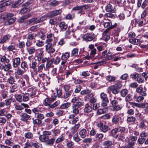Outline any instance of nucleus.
Returning a JSON list of instances; mask_svg holds the SVG:
<instances>
[{
	"instance_id": "20",
	"label": "nucleus",
	"mask_w": 148,
	"mask_h": 148,
	"mask_svg": "<svg viewBox=\"0 0 148 148\" xmlns=\"http://www.w3.org/2000/svg\"><path fill=\"white\" fill-rule=\"evenodd\" d=\"M26 50L29 55L34 54L36 51V47L34 46L27 48Z\"/></svg>"
},
{
	"instance_id": "39",
	"label": "nucleus",
	"mask_w": 148,
	"mask_h": 148,
	"mask_svg": "<svg viewBox=\"0 0 148 148\" xmlns=\"http://www.w3.org/2000/svg\"><path fill=\"white\" fill-rule=\"evenodd\" d=\"M145 138L139 137L137 141L138 145L139 146L142 145L144 143H145Z\"/></svg>"
},
{
	"instance_id": "57",
	"label": "nucleus",
	"mask_w": 148,
	"mask_h": 148,
	"mask_svg": "<svg viewBox=\"0 0 148 148\" xmlns=\"http://www.w3.org/2000/svg\"><path fill=\"white\" fill-rule=\"evenodd\" d=\"M15 82L14 78L12 76H10L7 80V82L11 84H13Z\"/></svg>"
},
{
	"instance_id": "6",
	"label": "nucleus",
	"mask_w": 148,
	"mask_h": 148,
	"mask_svg": "<svg viewBox=\"0 0 148 148\" xmlns=\"http://www.w3.org/2000/svg\"><path fill=\"white\" fill-rule=\"evenodd\" d=\"M97 126L99 127L101 131L105 133L110 130V127L106 125H104L102 123H98Z\"/></svg>"
},
{
	"instance_id": "62",
	"label": "nucleus",
	"mask_w": 148,
	"mask_h": 148,
	"mask_svg": "<svg viewBox=\"0 0 148 148\" xmlns=\"http://www.w3.org/2000/svg\"><path fill=\"white\" fill-rule=\"evenodd\" d=\"M128 92V90L126 89L122 90L121 92V94L123 97H125Z\"/></svg>"
},
{
	"instance_id": "58",
	"label": "nucleus",
	"mask_w": 148,
	"mask_h": 148,
	"mask_svg": "<svg viewBox=\"0 0 148 148\" xmlns=\"http://www.w3.org/2000/svg\"><path fill=\"white\" fill-rule=\"evenodd\" d=\"M106 79L108 81L110 82H114L115 79V77L110 75H108L106 77Z\"/></svg>"
},
{
	"instance_id": "33",
	"label": "nucleus",
	"mask_w": 148,
	"mask_h": 148,
	"mask_svg": "<svg viewBox=\"0 0 148 148\" xmlns=\"http://www.w3.org/2000/svg\"><path fill=\"white\" fill-rule=\"evenodd\" d=\"M146 121H143L140 122L139 124V128L143 130L146 129L147 127V126L146 125L145 123Z\"/></svg>"
},
{
	"instance_id": "22",
	"label": "nucleus",
	"mask_w": 148,
	"mask_h": 148,
	"mask_svg": "<svg viewBox=\"0 0 148 148\" xmlns=\"http://www.w3.org/2000/svg\"><path fill=\"white\" fill-rule=\"evenodd\" d=\"M79 134L80 137L82 138H85L88 136L86 130L84 128L82 129L79 131Z\"/></svg>"
},
{
	"instance_id": "7",
	"label": "nucleus",
	"mask_w": 148,
	"mask_h": 148,
	"mask_svg": "<svg viewBox=\"0 0 148 148\" xmlns=\"http://www.w3.org/2000/svg\"><path fill=\"white\" fill-rule=\"evenodd\" d=\"M30 4L29 2H27L23 4L22 5L23 8L20 10V13L21 14H24L29 12L30 11V8L28 7V5Z\"/></svg>"
},
{
	"instance_id": "4",
	"label": "nucleus",
	"mask_w": 148,
	"mask_h": 148,
	"mask_svg": "<svg viewBox=\"0 0 148 148\" xmlns=\"http://www.w3.org/2000/svg\"><path fill=\"white\" fill-rule=\"evenodd\" d=\"M85 128L88 132H90V136H94L97 133V130L93 128L91 125L89 123L86 124L85 125Z\"/></svg>"
},
{
	"instance_id": "59",
	"label": "nucleus",
	"mask_w": 148,
	"mask_h": 148,
	"mask_svg": "<svg viewBox=\"0 0 148 148\" xmlns=\"http://www.w3.org/2000/svg\"><path fill=\"white\" fill-rule=\"evenodd\" d=\"M37 63L36 60H35L34 61H32V62L31 65H30V68H31L34 70H35V69L36 68V67L37 66Z\"/></svg>"
},
{
	"instance_id": "5",
	"label": "nucleus",
	"mask_w": 148,
	"mask_h": 148,
	"mask_svg": "<svg viewBox=\"0 0 148 148\" xmlns=\"http://www.w3.org/2000/svg\"><path fill=\"white\" fill-rule=\"evenodd\" d=\"M96 37V35L93 33H89L85 34L83 36L84 40L87 42L91 41L94 39Z\"/></svg>"
},
{
	"instance_id": "18",
	"label": "nucleus",
	"mask_w": 148,
	"mask_h": 148,
	"mask_svg": "<svg viewBox=\"0 0 148 148\" xmlns=\"http://www.w3.org/2000/svg\"><path fill=\"white\" fill-rule=\"evenodd\" d=\"M2 65L0 66V69H3L5 71H8L10 69L12 68V65L9 63L7 64Z\"/></svg>"
},
{
	"instance_id": "42",
	"label": "nucleus",
	"mask_w": 148,
	"mask_h": 148,
	"mask_svg": "<svg viewBox=\"0 0 148 148\" xmlns=\"http://www.w3.org/2000/svg\"><path fill=\"white\" fill-rule=\"evenodd\" d=\"M32 145L35 148H42V144L38 143H34L31 142Z\"/></svg>"
},
{
	"instance_id": "40",
	"label": "nucleus",
	"mask_w": 148,
	"mask_h": 148,
	"mask_svg": "<svg viewBox=\"0 0 148 148\" xmlns=\"http://www.w3.org/2000/svg\"><path fill=\"white\" fill-rule=\"evenodd\" d=\"M72 90H70L69 91H65L64 95L62 96V97L64 99L67 98L71 96L72 94Z\"/></svg>"
},
{
	"instance_id": "9",
	"label": "nucleus",
	"mask_w": 148,
	"mask_h": 148,
	"mask_svg": "<svg viewBox=\"0 0 148 148\" xmlns=\"http://www.w3.org/2000/svg\"><path fill=\"white\" fill-rule=\"evenodd\" d=\"M146 90V88L145 87L143 89L142 87L140 86L136 88V92L138 93H140L143 96H146L147 95Z\"/></svg>"
},
{
	"instance_id": "8",
	"label": "nucleus",
	"mask_w": 148,
	"mask_h": 148,
	"mask_svg": "<svg viewBox=\"0 0 148 148\" xmlns=\"http://www.w3.org/2000/svg\"><path fill=\"white\" fill-rule=\"evenodd\" d=\"M12 65L14 68L18 67L21 62V59L19 57H16L12 59Z\"/></svg>"
},
{
	"instance_id": "26",
	"label": "nucleus",
	"mask_w": 148,
	"mask_h": 148,
	"mask_svg": "<svg viewBox=\"0 0 148 148\" xmlns=\"http://www.w3.org/2000/svg\"><path fill=\"white\" fill-rule=\"evenodd\" d=\"M62 12V11L61 9L56 10L52 11L50 13V17H53L55 16L61 14Z\"/></svg>"
},
{
	"instance_id": "43",
	"label": "nucleus",
	"mask_w": 148,
	"mask_h": 148,
	"mask_svg": "<svg viewBox=\"0 0 148 148\" xmlns=\"http://www.w3.org/2000/svg\"><path fill=\"white\" fill-rule=\"evenodd\" d=\"M78 49L75 48L72 50L71 55L72 56H76L78 55Z\"/></svg>"
},
{
	"instance_id": "38",
	"label": "nucleus",
	"mask_w": 148,
	"mask_h": 148,
	"mask_svg": "<svg viewBox=\"0 0 148 148\" xmlns=\"http://www.w3.org/2000/svg\"><path fill=\"white\" fill-rule=\"evenodd\" d=\"M71 103L70 102L64 103L61 105L60 108L61 109H67L69 107L71 106Z\"/></svg>"
},
{
	"instance_id": "15",
	"label": "nucleus",
	"mask_w": 148,
	"mask_h": 148,
	"mask_svg": "<svg viewBox=\"0 0 148 148\" xmlns=\"http://www.w3.org/2000/svg\"><path fill=\"white\" fill-rule=\"evenodd\" d=\"M107 90L109 93H110L111 92H112L113 94H118L119 92L118 89H117L114 85L108 87L107 89Z\"/></svg>"
},
{
	"instance_id": "63",
	"label": "nucleus",
	"mask_w": 148,
	"mask_h": 148,
	"mask_svg": "<svg viewBox=\"0 0 148 148\" xmlns=\"http://www.w3.org/2000/svg\"><path fill=\"white\" fill-rule=\"evenodd\" d=\"M38 28V25L33 26L29 28V30L30 31L34 32H36L37 31V29Z\"/></svg>"
},
{
	"instance_id": "23",
	"label": "nucleus",
	"mask_w": 148,
	"mask_h": 148,
	"mask_svg": "<svg viewBox=\"0 0 148 148\" xmlns=\"http://www.w3.org/2000/svg\"><path fill=\"white\" fill-rule=\"evenodd\" d=\"M81 106L73 105L72 106L73 113L75 115H77L79 113L80 110V107Z\"/></svg>"
},
{
	"instance_id": "37",
	"label": "nucleus",
	"mask_w": 148,
	"mask_h": 148,
	"mask_svg": "<svg viewBox=\"0 0 148 148\" xmlns=\"http://www.w3.org/2000/svg\"><path fill=\"white\" fill-rule=\"evenodd\" d=\"M24 136L25 138L30 139H32L33 138V134L32 133L27 132L24 134Z\"/></svg>"
},
{
	"instance_id": "21",
	"label": "nucleus",
	"mask_w": 148,
	"mask_h": 148,
	"mask_svg": "<svg viewBox=\"0 0 148 148\" xmlns=\"http://www.w3.org/2000/svg\"><path fill=\"white\" fill-rule=\"evenodd\" d=\"M54 100V99H53L48 98H46L44 100V105L50 108L51 105V103Z\"/></svg>"
},
{
	"instance_id": "46",
	"label": "nucleus",
	"mask_w": 148,
	"mask_h": 148,
	"mask_svg": "<svg viewBox=\"0 0 148 148\" xmlns=\"http://www.w3.org/2000/svg\"><path fill=\"white\" fill-rule=\"evenodd\" d=\"M32 112L34 113L35 116L36 117L39 113H41V111L37 108H35L32 110Z\"/></svg>"
},
{
	"instance_id": "41",
	"label": "nucleus",
	"mask_w": 148,
	"mask_h": 148,
	"mask_svg": "<svg viewBox=\"0 0 148 148\" xmlns=\"http://www.w3.org/2000/svg\"><path fill=\"white\" fill-rule=\"evenodd\" d=\"M36 36V34L34 33L29 34L26 38L27 40H32L34 39Z\"/></svg>"
},
{
	"instance_id": "52",
	"label": "nucleus",
	"mask_w": 148,
	"mask_h": 148,
	"mask_svg": "<svg viewBox=\"0 0 148 148\" xmlns=\"http://www.w3.org/2000/svg\"><path fill=\"white\" fill-rule=\"evenodd\" d=\"M73 135V139L75 141L78 142L81 140V139L79 137L78 133H76Z\"/></svg>"
},
{
	"instance_id": "28",
	"label": "nucleus",
	"mask_w": 148,
	"mask_h": 148,
	"mask_svg": "<svg viewBox=\"0 0 148 148\" xmlns=\"http://www.w3.org/2000/svg\"><path fill=\"white\" fill-rule=\"evenodd\" d=\"M118 132H119L118 129L117 127H116L112 130L111 131V133L112 136L117 138L119 136V135L117 134Z\"/></svg>"
},
{
	"instance_id": "47",
	"label": "nucleus",
	"mask_w": 148,
	"mask_h": 148,
	"mask_svg": "<svg viewBox=\"0 0 148 148\" xmlns=\"http://www.w3.org/2000/svg\"><path fill=\"white\" fill-rule=\"evenodd\" d=\"M32 112L34 113L35 116L36 117L39 113H41V111L37 108H35L32 110Z\"/></svg>"
},
{
	"instance_id": "24",
	"label": "nucleus",
	"mask_w": 148,
	"mask_h": 148,
	"mask_svg": "<svg viewBox=\"0 0 148 148\" xmlns=\"http://www.w3.org/2000/svg\"><path fill=\"white\" fill-rule=\"evenodd\" d=\"M96 53V49H93L91 50L90 53V56H88L86 57L87 59L89 60L91 59L92 60H93L94 59V57Z\"/></svg>"
},
{
	"instance_id": "29",
	"label": "nucleus",
	"mask_w": 148,
	"mask_h": 148,
	"mask_svg": "<svg viewBox=\"0 0 148 148\" xmlns=\"http://www.w3.org/2000/svg\"><path fill=\"white\" fill-rule=\"evenodd\" d=\"M21 120L25 121L30 118V116L25 113L23 112L20 115Z\"/></svg>"
},
{
	"instance_id": "16",
	"label": "nucleus",
	"mask_w": 148,
	"mask_h": 148,
	"mask_svg": "<svg viewBox=\"0 0 148 148\" xmlns=\"http://www.w3.org/2000/svg\"><path fill=\"white\" fill-rule=\"evenodd\" d=\"M80 126V124L78 123L75 125L74 126L72 127L70 129V134L72 135L76 133H78L77 131Z\"/></svg>"
},
{
	"instance_id": "61",
	"label": "nucleus",
	"mask_w": 148,
	"mask_h": 148,
	"mask_svg": "<svg viewBox=\"0 0 148 148\" xmlns=\"http://www.w3.org/2000/svg\"><path fill=\"white\" fill-rule=\"evenodd\" d=\"M136 81L139 84H142L144 82V79L141 75L139 76L137 79Z\"/></svg>"
},
{
	"instance_id": "60",
	"label": "nucleus",
	"mask_w": 148,
	"mask_h": 148,
	"mask_svg": "<svg viewBox=\"0 0 148 148\" xmlns=\"http://www.w3.org/2000/svg\"><path fill=\"white\" fill-rule=\"evenodd\" d=\"M82 142L84 143H90L92 142V140L90 138H86L83 140Z\"/></svg>"
},
{
	"instance_id": "12",
	"label": "nucleus",
	"mask_w": 148,
	"mask_h": 148,
	"mask_svg": "<svg viewBox=\"0 0 148 148\" xmlns=\"http://www.w3.org/2000/svg\"><path fill=\"white\" fill-rule=\"evenodd\" d=\"M59 27L61 31L64 32L68 29V26L64 22L62 21L59 23Z\"/></svg>"
},
{
	"instance_id": "11",
	"label": "nucleus",
	"mask_w": 148,
	"mask_h": 148,
	"mask_svg": "<svg viewBox=\"0 0 148 148\" xmlns=\"http://www.w3.org/2000/svg\"><path fill=\"white\" fill-rule=\"evenodd\" d=\"M69 118L70 119L69 123L72 124L76 123L79 120V118L77 116L75 117L74 114H73L70 115L69 116Z\"/></svg>"
},
{
	"instance_id": "31",
	"label": "nucleus",
	"mask_w": 148,
	"mask_h": 148,
	"mask_svg": "<svg viewBox=\"0 0 148 148\" xmlns=\"http://www.w3.org/2000/svg\"><path fill=\"white\" fill-rule=\"evenodd\" d=\"M0 61L1 62L4 64L6 63L8 64L10 62V60L8 58H7L5 56H2L0 58Z\"/></svg>"
},
{
	"instance_id": "30",
	"label": "nucleus",
	"mask_w": 148,
	"mask_h": 148,
	"mask_svg": "<svg viewBox=\"0 0 148 148\" xmlns=\"http://www.w3.org/2000/svg\"><path fill=\"white\" fill-rule=\"evenodd\" d=\"M39 139L41 142H45L48 141L49 140V137L45 135H42L40 136L39 137Z\"/></svg>"
},
{
	"instance_id": "32",
	"label": "nucleus",
	"mask_w": 148,
	"mask_h": 148,
	"mask_svg": "<svg viewBox=\"0 0 148 148\" xmlns=\"http://www.w3.org/2000/svg\"><path fill=\"white\" fill-rule=\"evenodd\" d=\"M18 87V85L17 84H14L13 85L10 86V93H13L16 91L17 90Z\"/></svg>"
},
{
	"instance_id": "3",
	"label": "nucleus",
	"mask_w": 148,
	"mask_h": 148,
	"mask_svg": "<svg viewBox=\"0 0 148 148\" xmlns=\"http://www.w3.org/2000/svg\"><path fill=\"white\" fill-rule=\"evenodd\" d=\"M117 25L116 23H115L114 25H112V22L110 21L109 22H105L103 25L105 28H106L105 31H110L111 30L116 27Z\"/></svg>"
},
{
	"instance_id": "56",
	"label": "nucleus",
	"mask_w": 148,
	"mask_h": 148,
	"mask_svg": "<svg viewBox=\"0 0 148 148\" xmlns=\"http://www.w3.org/2000/svg\"><path fill=\"white\" fill-rule=\"evenodd\" d=\"M69 56V54L68 53L66 52L62 55L61 57L62 59L64 61L66 60Z\"/></svg>"
},
{
	"instance_id": "1",
	"label": "nucleus",
	"mask_w": 148,
	"mask_h": 148,
	"mask_svg": "<svg viewBox=\"0 0 148 148\" xmlns=\"http://www.w3.org/2000/svg\"><path fill=\"white\" fill-rule=\"evenodd\" d=\"M13 16V14L8 13L4 18V23L5 25H11L15 21L16 18Z\"/></svg>"
},
{
	"instance_id": "51",
	"label": "nucleus",
	"mask_w": 148,
	"mask_h": 148,
	"mask_svg": "<svg viewBox=\"0 0 148 148\" xmlns=\"http://www.w3.org/2000/svg\"><path fill=\"white\" fill-rule=\"evenodd\" d=\"M114 85V86L115 87L118 89L121 88L122 86V85L121 81L119 80L116 81V83Z\"/></svg>"
},
{
	"instance_id": "49",
	"label": "nucleus",
	"mask_w": 148,
	"mask_h": 148,
	"mask_svg": "<svg viewBox=\"0 0 148 148\" xmlns=\"http://www.w3.org/2000/svg\"><path fill=\"white\" fill-rule=\"evenodd\" d=\"M148 135V132L146 130L142 131L140 134V137L143 138L147 137Z\"/></svg>"
},
{
	"instance_id": "55",
	"label": "nucleus",
	"mask_w": 148,
	"mask_h": 148,
	"mask_svg": "<svg viewBox=\"0 0 148 148\" xmlns=\"http://www.w3.org/2000/svg\"><path fill=\"white\" fill-rule=\"evenodd\" d=\"M64 137L63 134H62L58 138L56 141V143H59L64 140Z\"/></svg>"
},
{
	"instance_id": "36",
	"label": "nucleus",
	"mask_w": 148,
	"mask_h": 148,
	"mask_svg": "<svg viewBox=\"0 0 148 148\" xmlns=\"http://www.w3.org/2000/svg\"><path fill=\"white\" fill-rule=\"evenodd\" d=\"M84 112L85 113L90 112L92 110V108L89 106L88 104H86L85 105V107L84 110Z\"/></svg>"
},
{
	"instance_id": "54",
	"label": "nucleus",
	"mask_w": 148,
	"mask_h": 148,
	"mask_svg": "<svg viewBox=\"0 0 148 148\" xmlns=\"http://www.w3.org/2000/svg\"><path fill=\"white\" fill-rule=\"evenodd\" d=\"M113 107V110L115 111H117L120 110L122 108V106L121 105H116L114 106Z\"/></svg>"
},
{
	"instance_id": "34",
	"label": "nucleus",
	"mask_w": 148,
	"mask_h": 148,
	"mask_svg": "<svg viewBox=\"0 0 148 148\" xmlns=\"http://www.w3.org/2000/svg\"><path fill=\"white\" fill-rule=\"evenodd\" d=\"M129 41L131 43L135 45H138L140 43V39H130L129 40Z\"/></svg>"
},
{
	"instance_id": "35",
	"label": "nucleus",
	"mask_w": 148,
	"mask_h": 148,
	"mask_svg": "<svg viewBox=\"0 0 148 148\" xmlns=\"http://www.w3.org/2000/svg\"><path fill=\"white\" fill-rule=\"evenodd\" d=\"M53 61H54V58H52L50 60H47V64L46 65V67L49 68V67H53Z\"/></svg>"
},
{
	"instance_id": "10",
	"label": "nucleus",
	"mask_w": 148,
	"mask_h": 148,
	"mask_svg": "<svg viewBox=\"0 0 148 148\" xmlns=\"http://www.w3.org/2000/svg\"><path fill=\"white\" fill-rule=\"evenodd\" d=\"M106 10L107 12L111 13H115L116 11V9L114 8V7L113 6L110 4H108L106 7Z\"/></svg>"
},
{
	"instance_id": "53",
	"label": "nucleus",
	"mask_w": 148,
	"mask_h": 148,
	"mask_svg": "<svg viewBox=\"0 0 148 148\" xmlns=\"http://www.w3.org/2000/svg\"><path fill=\"white\" fill-rule=\"evenodd\" d=\"M21 67L24 70H25L28 69V66L25 61H23L21 63Z\"/></svg>"
},
{
	"instance_id": "45",
	"label": "nucleus",
	"mask_w": 148,
	"mask_h": 148,
	"mask_svg": "<svg viewBox=\"0 0 148 148\" xmlns=\"http://www.w3.org/2000/svg\"><path fill=\"white\" fill-rule=\"evenodd\" d=\"M29 94L28 93H26L23 94V101L24 102H26L29 100Z\"/></svg>"
},
{
	"instance_id": "64",
	"label": "nucleus",
	"mask_w": 148,
	"mask_h": 148,
	"mask_svg": "<svg viewBox=\"0 0 148 148\" xmlns=\"http://www.w3.org/2000/svg\"><path fill=\"white\" fill-rule=\"evenodd\" d=\"M100 97L102 101L108 99L107 95L104 93L101 94Z\"/></svg>"
},
{
	"instance_id": "50",
	"label": "nucleus",
	"mask_w": 148,
	"mask_h": 148,
	"mask_svg": "<svg viewBox=\"0 0 148 148\" xmlns=\"http://www.w3.org/2000/svg\"><path fill=\"white\" fill-rule=\"evenodd\" d=\"M25 71L21 69L19 67L18 68L15 73L17 75H22L25 73Z\"/></svg>"
},
{
	"instance_id": "27",
	"label": "nucleus",
	"mask_w": 148,
	"mask_h": 148,
	"mask_svg": "<svg viewBox=\"0 0 148 148\" xmlns=\"http://www.w3.org/2000/svg\"><path fill=\"white\" fill-rule=\"evenodd\" d=\"M110 31L104 30L102 34L103 39L105 41L108 40L110 38V36L109 35Z\"/></svg>"
},
{
	"instance_id": "17",
	"label": "nucleus",
	"mask_w": 148,
	"mask_h": 148,
	"mask_svg": "<svg viewBox=\"0 0 148 148\" xmlns=\"http://www.w3.org/2000/svg\"><path fill=\"white\" fill-rule=\"evenodd\" d=\"M130 105L133 108H134L135 106L139 107L140 105H141L142 108H144L145 107H147L148 106V103H142L141 104H139L134 102H129Z\"/></svg>"
},
{
	"instance_id": "13",
	"label": "nucleus",
	"mask_w": 148,
	"mask_h": 148,
	"mask_svg": "<svg viewBox=\"0 0 148 148\" xmlns=\"http://www.w3.org/2000/svg\"><path fill=\"white\" fill-rule=\"evenodd\" d=\"M11 0H8L3 4H0V12H1L4 11L5 10V6H7L12 3Z\"/></svg>"
},
{
	"instance_id": "48",
	"label": "nucleus",
	"mask_w": 148,
	"mask_h": 148,
	"mask_svg": "<svg viewBox=\"0 0 148 148\" xmlns=\"http://www.w3.org/2000/svg\"><path fill=\"white\" fill-rule=\"evenodd\" d=\"M32 112L34 113L35 116L36 117L39 113H41V111L37 108H35L32 110Z\"/></svg>"
},
{
	"instance_id": "25",
	"label": "nucleus",
	"mask_w": 148,
	"mask_h": 148,
	"mask_svg": "<svg viewBox=\"0 0 148 148\" xmlns=\"http://www.w3.org/2000/svg\"><path fill=\"white\" fill-rule=\"evenodd\" d=\"M10 38V36L7 34L4 36L3 37L0 38V44H3L9 39Z\"/></svg>"
},
{
	"instance_id": "14",
	"label": "nucleus",
	"mask_w": 148,
	"mask_h": 148,
	"mask_svg": "<svg viewBox=\"0 0 148 148\" xmlns=\"http://www.w3.org/2000/svg\"><path fill=\"white\" fill-rule=\"evenodd\" d=\"M121 118L118 115L114 116L112 119V123L113 125H117L119 123Z\"/></svg>"
},
{
	"instance_id": "2",
	"label": "nucleus",
	"mask_w": 148,
	"mask_h": 148,
	"mask_svg": "<svg viewBox=\"0 0 148 148\" xmlns=\"http://www.w3.org/2000/svg\"><path fill=\"white\" fill-rule=\"evenodd\" d=\"M117 54L115 53L113 55H109L107 53V50H105L103 51L101 54V58H105V60H110L113 58Z\"/></svg>"
},
{
	"instance_id": "44",
	"label": "nucleus",
	"mask_w": 148,
	"mask_h": 148,
	"mask_svg": "<svg viewBox=\"0 0 148 148\" xmlns=\"http://www.w3.org/2000/svg\"><path fill=\"white\" fill-rule=\"evenodd\" d=\"M112 145V141L107 140L105 141L103 143V146L106 147L111 146Z\"/></svg>"
},
{
	"instance_id": "19",
	"label": "nucleus",
	"mask_w": 148,
	"mask_h": 148,
	"mask_svg": "<svg viewBox=\"0 0 148 148\" xmlns=\"http://www.w3.org/2000/svg\"><path fill=\"white\" fill-rule=\"evenodd\" d=\"M45 47L46 51L48 53H53L55 51V49L53 47L52 44L46 45Z\"/></svg>"
}]
</instances>
